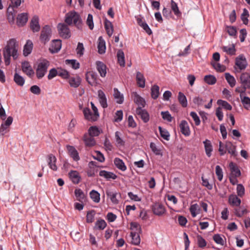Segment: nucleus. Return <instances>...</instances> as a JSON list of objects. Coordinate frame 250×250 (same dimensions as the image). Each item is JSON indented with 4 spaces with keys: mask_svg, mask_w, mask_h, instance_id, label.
<instances>
[{
    "mask_svg": "<svg viewBox=\"0 0 250 250\" xmlns=\"http://www.w3.org/2000/svg\"><path fill=\"white\" fill-rule=\"evenodd\" d=\"M19 47V42L15 39H10L7 42L6 45L3 49V55L6 65L10 64L11 57L14 60L18 58Z\"/></svg>",
    "mask_w": 250,
    "mask_h": 250,
    "instance_id": "obj_1",
    "label": "nucleus"
},
{
    "mask_svg": "<svg viewBox=\"0 0 250 250\" xmlns=\"http://www.w3.org/2000/svg\"><path fill=\"white\" fill-rule=\"evenodd\" d=\"M65 22L69 25L74 24L78 29H82V20L80 15L75 11L67 13L65 16Z\"/></svg>",
    "mask_w": 250,
    "mask_h": 250,
    "instance_id": "obj_2",
    "label": "nucleus"
},
{
    "mask_svg": "<svg viewBox=\"0 0 250 250\" xmlns=\"http://www.w3.org/2000/svg\"><path fill=\"white\" fill-rule=\"evenodd\" d=\"M6 117L5 109L0 103V118L4 122L1 124L0 127V134L4 135L9 131V127L12 124L13 118L11 116H9L5 120Z\"/></svg>",
    "mask_w": 250,
    "mask_h": 250,
    "instance_id": "obj_3",
    "label": "nucleus"
},
{
    "mask_svg": "<svg viewBox=\"0 0 250 250\" xmlns=\"http://www.w3.org/2000/svg\"><path fill=\"white\" fill-rule=\"evenodd\" d=\"M49 64V62L45 59L39 61L36 68V76L38 79H41L44 76Z\"/></svg>",
    "mask_w": 250,
    "mask_h": 250,
    "instance_id": "obj_4",
    "label": "nucleus"
},
{
    "mask_svg": "<svg viewBox=\"0 0 250 250\" xmlns=\"http://www.w3.org/2000/svg\"><path fill=\"white\" fill-rule=\"evenodd\" d=\"M229 167L230 170L229 179L231 184L234 185L238 182L237 178L241 175V171L238 166L233 162L229 163Z\"/></svg>",
    "mask_w": 250,
    "mask_h": 250,
    "instance_id": "obj_5",
    "label": "nucleus"
},
{
    "mask_svg": "<svg viewBox=\"0 0 250 250\" xmlns=\"http://www.w3.org/2000/svg\"><path fill=\"white\" fill-rule=\"evenodd\" d=\"M248 65L246 58L243 55H239L236 58L234 69L236 72L239 73L244 70Z\"/></svg>",
    "mask_w": 250,
    "mask_h": 250,
    "instance_id": "obj_6",
    "label": "nucleus"
},
{
    "mask_svg": "<svg viewBox=\"0 0 250 250\" xmlns=\"http://www.w3.org/2000/svg\"><path fill=\"white\" fill-rule=\"evenodd\" d=\"M60 35L64 39H68L70 37L71 33L68 25L60 23L57 26Z\"/></svg>",
    "mask_w": 250,
    "mask_h": 250,
    "instance_id": "obj_7",
    "label": "nucleus"
},
{
    "mask_svg": "<svg viewBox=\"0 0 250 250\" xmlns=\"http://www.w3.org/2000/svg\"><path fill=\"white\" fill-rule=\"evenodd\" d=\"M51 30L50 27L48 25H45L42 30L40 36L41 40L42 42L45 43L48 42L51 37Z\"/></svg>",
    "mask_w": 250,
    "mask_h": 250,
    "instance_id": "obj_8",
    "label": "nucleus"
},
{
    "mask_svg": "<svg viewBox=\"0 0 250 250\" xmlns=\"http://www.w3.org/2000/svg\"><path fill=\"white\" fill-rule=\"evenodd\" d=\"M21 69L23 72L30 78H32L34 74V71L32 69L31 65L27 61H25L22 62Z\"/></svg>",
    "mask_w": 250,
    "mask_h": 250,
    "instance_id": "obj_9",
    "label": "nucleus"
},
{
    "mask_svg": "<svg viewBox=\"0 0 250 250\" xmlns=\"http://www.w3.org/2000/svg\"><path fill=\"white\" fill-rule=\"evenodd\" d=\"M240 83L242 86L250 89V75L249 73L244 72L241 74Z\"/></svg>",
    "mask_w": 250,
    "mask_h": 250,
    "instance_id": "obj_10",
    "label": "nucleus"
},
{
    "mask_svg": "<svg viewBox=\"0 0 250 250\" xmlns=\"http://www.w3.org/2000/svg\"><path fill=\"white\" fill-rule=\"evenodd\" d=\"M152 210L154 214L158 216L163 215L166 211L164 206L159 203H156L154 204L152 207Z\"/></svg>",
    "mask_w": 250,
    "mask_h": 250,
    "instance_id": "obj_11",
    "label": "nucleus"
},
{
    "mask_svg": "<svg viewBox=\"0 0 250 250\" xmlns=\"http://www.w3.org/2000/svg\"><path fill=\"white\" fill-rule=\"evenodd\" d=\"M137 116L142 119L145 123H147L149 120V116L147 112L143 108L137 107L136 109Z\"/></svg>",
    "mask_w": 250,
    "mask_h": 250,
    "instance_id": "obj_12",
    "label": "nucleus"
},
{
    "mask_svg": "<svg viewBox=\"0 0 250 250\" xmlns=\"http://www.w3.org/2000/svg\"><path fill=\"white\" fill-rule=\"evenodd\" d=\"M47 161L48 165L51 169L54 171L57 170L58 167L56 165L57 158L54 155L52 154H49L47 157Z\"/></svg>",
    "mask_w": 250,
    "mask_h": 250,
    "instance_id": "obj_13",
    "label": "nucleus"
},
{
    "mask_svg": "<svg viewBox=\"0 0 250 250\" xmlns=\"http://www.w3.org/2000/svg\"><path fill=\"white\" fill-rule=\"evenodd\" d=\"M179 127L181 133L186 136H188L190 135V131L187 122L185 120H182L180 125Z\"/></svg>",
    "mask_w": 250,
    "mask_h": 250,
    "instance_id": "obj_14",
    "label": "nucleus"
},
{
    "mask_svg": "<svg viewBox=\"0 0 250 250\" xmlns=\"http://www.w3.org/2000/svg\"><path fill=\"white\" fill-rule=\"evenodd\" d=\"M66 148L69 155L72 158L74 161H78L80 160L78 151L73 146L67 145Z\"/></svg>",
    "mask_w": 250,
    "mask_h": 250,
    "instance_id": "obj_15",
    "label": "nucleus"
},
{
    "mask_svg": "<svg viewBox=\"0 0 250 250\" xmlns=\"http://www.w3.org/2000/svg\"><path fill=\"white\" fill-rule=\"evenodd\" d=\"M83 140L86 146L91 147L96 144V141L94 138V137L90 136L87 133H85L84 134Z\"/></svg>",
    "mask_w": 250,
    "mask_h": 250,
    "instance_id": "obj_16",
    "label": "nucleus"
},
{
    "mask_svg": "<svg viewBox=\"0 0 250 250\" xmlns=\"http://www.w3.org/2000/svg\"><path fill=\"white\" fill-rule=\"evenodd\" d=\"M225 147L226 152L228 151L232 156L236 157L237 155V153L236 150V146L230 142H226Z\"/></svg>",
    "mask_w": 250,
    "mask_h": 250,
    "instance_id": "obj_17",
    "label": "nucleus"
},
{
    "mask_svg": "<svg viewBox=\"0 0 250 250\" xmlns=\"http://www.w3.org/2000/svg\"><path fill=\"white\" fill-rule=\"evenodd\" d=\"M97 74L93 71H89L86 74V79L88 83L93 85L97 83Z\"/></svg>",
    "mask_w": 250,
    "mask_h": 250,
    "instance_id": "obj_18",
    "label": "nucleus"
},
{
    "mask_svg": "<svg viewBox=\"0 0 250 250\" xmlns=\"http://www.w3.org/2000/svg\"><path fill=\"white\" fill-rule=\"evenodd\" d=\"M133 95L134 97V102L136 104H137L138 105V107H144L146 105V101L145 99L141 97L136 92H134L133 93Z\"/></svg>",
    "mask_w": 250,
    "mask_h": 250,
    "instance_id": "obj_19",
    "label": "nucleus"
},
{
    "mask_svg": "<svg viewBox=\"0 0 250 250\" xmlns=\"http://www.w3.org/2000/svg\"><path fill=\"white\" fill-rule=\"evenodd\" d=\"M229 203L232 207H239L241 203V200L235 194H231L229 197Z\"/></svg>",
    "mask_w": 250,
    "mask_h": 250,
    "instance_id": "obj_20",
    "label": "nucleus"
},
{
    "mask_svg": "<svg viewBox=\"0 0 250 250\" xmlns=\"http://www.w3.org/2000/svg\"><path fill=\"white\" fill-rule=\"evenodd\" d=\"M99 101L101 106L105 108L107 107V99L104 92L102 90L98 91Z\"/></svg>",
    "mask_w": 250,
    "mask_h": 250,
    "instance_id": "obj_21",
    "label": "nucleus"
},
{
    "mask_svg": "<svg viewBox=\"0 0 250 250\" xmlns=\"http://www.w3.org/2000/svg\"><path fill=\"white\" fill-rule=\"evenodd\" d=\"M28 20V15L27 13H21L18 15L17 18V23L19 26L24 25Z\"/></svg>",
    "mask_w": 250,
    "mask_h": 250,
    "instance_id": "obj_22",
    "label": "nucleus"
},
{
    "mask_svg": "<svg viewBox=\"0 0 250 250\" xmlns=\"http://www.w3.org/2000/svg\"><path fill=\"white\" fill-rule=\"evenodd\" d=\"M97 69L102 77H104L106 74V66L102 62H96Z\"/></svg>",
    "mask_w": 250,
    "mask_h": 250,
    "instance_id": "obj_23",
    "label": "nucleus"
},
{
    "mask_svg": "<svg viewBox=\"0 0 250 250\" xmlns=\"http://www.w3.org/2000/svg\"><path fill=\"white\" fill-rule=\"evenodd\" d=\"M61 41L60 40H55L53 41L49 49L51 52L56 53L61 49Z\"/></svg>",
    "mask_w": 250,
    "mask_h": 250,
    "instance_id": "obj_24",
    "label": "nucleus"
},
{
    "mask_svg": "<svg viewBox=\"0 0 250 250\" xmlns=\"http://www.w3.org/2000/svg\"><path fill=\"white\" fill-rule=\"evenodd\" d=\"M136 82L137 85L141 88H144L146 83V79L144 75L140 72H137L136 73Z\"/></svg>",
    "mask_w": 250,
    "mask_h": 250,
    "instance_id": "obj_25",
    "label": "nucleus"
},
{
    "mask_svg": "<svg viewBox=\"0 0 250 250\" xmlns=\"http://www.w3.org/2000/svg\"><path fill=\"white\" fill-rule=\"evenodd\" d=\"M118 192L115 191L107 190L106 191V194L109 197L112 203L117 204L119 200L117 198Z\"/></svg>",
    "mask_w": 250,
    "mask_h": 250,
    "instance_id": "obj_26",
    "label": "nucleus"
},
{
    "mask_svg": "<svg viewBox=\"0 0 250 250\" xmlns=\"http://www.w3.org/2000/svg\"><path fill=\"white\" fill-rule=\"evenodd\" d=\"M30 27L33 32H38L40 29V26L39 23V19L37 17H34L30 22Z\"/></svg>",
    "mask_w": 250,
    "mask_h": 250,
    "instance_id": "obj_27",
    "label": "nucleus"
},
{
    "mask_svg": "<svg viewBox=\"0 0 250 250\" xmlns=\"http://www.w3.org/2000/svg\"><path fill=\"white\" fill-rule=\"evenodd\" d=\"M99 175L103 177L107 180L113 179L115 180L117 178V176L114 173L111 172L107 171L105 170H101L99 172Z\"/></svg>",
    "mask_w": 250,
    "mask_h": 250,
    "instance_id": "obj_28",
    "label": "nucleus"
},
{
    "mask_svg": "<svg viewBox=\"0 0 250 250\" xmlns=\"http://www.w3.org/2000/svg\"><path fill=\"white\" fill-rule=\"evenodd\" d=\"M203 144L204 145L206 155L208 157H210L211 155V152L213 150L211 142L209 140L206 139L203 142Z\"/></svg>",
    "mask_w": 250,
    "mask_h": 250,
    "instance_id": "obj_29",
    "label": "nucleus"
},
{
    "mask_svg": "<svg viewBox=\"0 0 250 250\" xmlns=\"http://www.w3.org/2000/svg\"><path fill=\"white\" fill-rule=\"evenodd\" d=\"M248 212V211L246 208L240 206L239 207H236L234 208V213L238 217H241L244 214L247 213Z\"/></svg>",
    "mask_w": 250,
    "mask_h": 250,
    "instance_id": "obj_30",
    "label": "nucleus"
},
{
    "mask_svg": "<svg viewBox=\"0 0 250 250\" xmlns=\"http://www.w3.org/2000/svg\"><path fill=\"white\" fill-rule=\"evenodd\" d=\"M114 164L119 169L125 171L126 169V167L122 160L119 158H115L114 160Z\"/></svg>",
    "mask_w": 250,
    "mask_h": 250,
    "instance_id": "obj_31",
    "label": "nucleus"
},
{
    "mask_svg": "<svg viewBox=\"0 0 250 250\" xmlns=\"http://www.w3.org/2000/svg\"><path fill=\"white\" fill-rule=\"evenodd\" d=\"M33 48V43L30 40H28L24 46L23 54L24 56H27L31 53Z\"/></svg>",
    "mask_w": 250,
    "mask_h": 250,
    "instance_id": "obj_32",
    "label": "nucleus"
},
{
    "mask_svg": "<svg viewBox=\"0 0 250 250\" xmlns=\"http://www.w3.org/2000/svg\"><path fill=\"white\" fill-rule=\"evenodd\" d=\"M81 82V79L79 76L71 77L69 78V83L71 87H78Z\"/></svg>",
    "mask_w": 250,
    "mask_h": 250,
    "instance_id": "obj_33",
    "label": "nucleus"
},
{
    "mask_svg": "<svg viewBox=\"0 0 250 250\" xmlns=\"http://www.w3.org/2000/svg\"><path fill=\"white\" fill-rule=\"evenodd\" d=\"M16 12L13 7L9 6L7 8V19L10 23L14 22Z\"/></svg>",
    "mask_w": 250,
    "mask_h": 250,
    "instance_id": "obj_34",
    "label": "nucleus"
},
{
    "mask_svg": "<svg viewBox=\"0 0 250 250\" xmlns=\"http://www.w3.org/2000/svg\"><path fill=\"white\" fill-rule=\"evenodd\" d=\"M114 97L118 104H121L124 102V97L122 94H121L117 88L114 89Z\"/></svg>",
    "mask_w": 250,
    "mask_h": 250,
    "instance_id": "obj_35",
    "label": "nucleus"
},
{
    "mask_svg": "<svg viewBox=\"0 0 250 250\" xmlns=\"http://www.w3.org/2000/svg\"><path fill=\"white\" fill-rule=\"evenodd\" d=\"M104 27L107 35L111 37L113 33V26L111 22L105 19L104 21Z\"/></svg>",
    "mask_w": 250,
    "mask_h": 250,
    "instance_id": "obj_36",
    "label": "nucleus"
},
{
    "mask_svg": "<svg viewBox=\"0 0 250 250\" xmlns=\"http://www.w3.org/2000/svg\"><path fill=\"white\" fill-rule=\"evenodd\" d=\"M69 177L74 184H78L80 180V176L77 171L71 170L69 173Z\"/></svg>",
    "mask_w": 250,
    "mask_h": 250,
    "instance_id": "obj_37",
    "label": "nucleus"
},
{
    "mask_svg": "<svg viewBox=\"0 0 250 250\" xmlns=\"http://www.w3.org/2000/svg\"><path fill=\"white\" fill-rule=\"evenodd\" d=\"M101 130L99 129L96 126H92L89 127L87 133L90 136L93 137H96L100 135Z\"/></svg>",
    "mask_w": 250,
    "mask_h": 250,
    "instance_id": "obj_38",
    "label": "nucleus"
},
{
    "mask_svg": "<svg viewBox=\"0 0 250 250\" xmlns=\"http://www.w3.org/2000/svg\"><path fill=\"white\" fill-rule=\"evenodd\" d=\"M160 88L158 85L154 84L151 88V96L154 100L157 99L160 95Z\"/></svg>",
    "mask_w": 250,
    "mask_h": 250,
    "instance_id": "obj_39",
    "label": "nucleus"
},
{
    "mask_svg": "<svg viewBox=\"0 0 250 250\" xmlns=\"http://www.w3.org/2000/svg\"><path fill=\"white\" fill-rule=\"evenodd\" d=\"M117 57L118 59V62L121 66H125V54L122 50L120 49L118 51L117 53Z\"/></svg>",
    "mask_w": 250,
    "mask_h": 250,
    "instance_id": "obj_40",
    "label": "nucleus"
},
{
    "mask_svg": "<svg viewBox=\"0 0 250 250\" xmlns=\"http://www.w3.org/2000/svg\"><path fill=\"white\" fill-rule=\"evenodd\" d=\"M225 79L231 87H233L236 84V80L234 77L229 73L225 74Z\"/></svg>",
    "mask_w": 250,
    "mask_h": 250,
    "instance_id": "obj_41",
    "label": "nucleus"
},
{
    "mask_svg": "<svg viewBox=\"0 0 250 250\" xmlns=\"http://www.w3.org/2000/svg\"><path fill=\"white\" fill-rule=\"evenodd\" d=\"M83 113L85 119L88 120L95 121L97 120L94 119V114L91 112L88 108H84L83 110Z\"/></svg>",
    "mask_w": 250,
    "mask_h": 250,
    "instance_id": "obj_42",
    "label": "nucleus"
},
{
    "mask_svg": "<svg viewBox=\"0 0 250 250\" xmlns=\"http://www.w3.org/2000/svg\"><path fill=\"white\" fill-rule=\"evenodd\" d=\"M99 43L98 45V52L102 54L105 52V45L104 41L102 39V37L99 38Z\"/></svg>",
    "mask_w": 250,
    "mask_h": 250,
    "instance_id": "obj_43",
    "label": "nucleus"
},
{
    "mask_svg": "<svg viewBox=\"0 0 250 250\" xmlns=\"http://www.w3.org/2000/svg\"><path fill=\"white\" fill-rule=\"evenodd\" d=\"M89 195L93 202L95 203H99L100 202V194L98 191L92 190L90 192Z\"/></svg>",
    "mask_w": 250,
    "mask_h": 250,
    "instance_id": "obj_44",
    "label": "nucleus"
},
{
    "mask_svg": "<svg viewBox=\"0 0 250 250\" xmlns=\"http://www.w3.org/2000/svg\"><path fill=\"white\" fill-rule=\"evenodd\" d=\"M178 99L179 103L181 104L183 107H186L187 106L188 102L187 98L182 92H179L178 93Z\"/></svg>",
    "mask_w": 250,
    "mask_h": 250,
    "instance_id": "obj_45",
    "label": "nucleus"
},
{
    "mask_svg": "<svg viewBox=\"0 0 250 250\" xmlns=\"http://www.w3.org/2000/svg\"><path fill=\"white\" fill-rule=\"evenodd\" d=\"M200 208L197 204H194L191 205L189 208V211L193 217H195L199 213Z\"/></svg>",
    "mask_w": 250,
    "mask_h": 250,
    "instance_id": "obj_46",
    "label": "nucleus"
},
{
    "mask_svg": "<svg viewBox=\"0 0 250 250\" xmlns=\"http://www.w3.org/2000/svg\"><path fill=\"white\" fill-rule=\"evenodd\" d=\"M14 81L19 86H23L25 83L24 79L17 73L14 75Z\"/></svg>",
    "mask_w": 250,
    "mask_h": 250,
    "instance_id": "obj_47",
    "label": "nucleus"
},
{
    "mask_svg": "<svg viewBox=\"0 0 250 250\" xmlns=\"http://www.w3.org/2000/svg\"><path fill=\"white\" fill-rule=\"evenodd\" d=\"M132 238L131 243L135 245H138L140 243V238L139 234L135 232H131L130 233Z\"/></svg>",
    "mask_w": 250,
    "mask_h": 250,
    "instance_id": "obj_48",
    "label": "nucleus"
},
{
    "mask_svg": "<svg viewBox=\"0 0 250 250\" xmlns=\"http://www.w3.org/2000/svg\"><path fill=\"white\" fill-rule=\"evenodd\" d=\"M244 108L247 110L250 108V98L247 96H241L240 98Z\"/></svg>",
    "mask_w": 250,
    "mask_h": 250,
    "instance_id": "obj_49",
    "label": "nucleus"
},
{
    "mask_svg": "<svg viewBox=\"0 0 250 250\" xmlns=\"http://www.w3.org/2000/svg\"><path fill=\"white\" fill-rule=\"evenodd\" d=\"M75 194L77 200L81 202H83L85 198V196L83 191L80 189H76L75 190Z\"/></svg>",
    "mask_w": 250,
    "mask_h": 250,
    "instance_id": "obj_50",
    "label": "nucleus"
},
{
    "mask_svg": "<svg viewBox=\"0 0 250 250\" xmlns=\"http://www.w3.org/2000/svg\"><path fill=\"white\" fill-rule=\"evenodd\" d=\"M96 213L95 211L94 210H91L88 211L87 212L86 220V222L88 223H92L94 220V217L95 216Z\"/></svg>",
    "mask_w": 250,
    "mask_h": 250,
    "instance_id": "obj_51",
    "label": "nucleus"
},
{
    "mask_svg": "<svg viewBox=\"0 0 250 250\" xmlns=\"http://www.w3.org/2000/svg\"><path fill=\"white\" fill-rule=\"evenodd\" d=\"M205 82L208 84L212 85L216 83V78L211 75H206L204 77Z\"/></svg>",
    "mask_w": 250,
    "mask_h": 250,
    "instance_id": "obj_52",
    "label": "nucleus"
},
{
    "mask_svg": "<svg viewBox=\"0 0 250 250\" xmlns=\"http://www.w3.org/2000/svg\"><path fill=\"white\" fill-rule=\"evenodd\" d=\"M159 130L160 131L161 136L165 140L168 141L169 140V133L165 129L162 128L161 126H159L158 127Z\"/></svg>",
    "mask_w": 250,
    "mask_h": 250,
    "instance_id": "obj_53",
    "label": "nucleus"
},
{
    "mask_svg": "<svg viewBox=\"0 0 250 250\" xmlns=\"http://www.w3.org/2000/svg\"><path fill=\"white\" fill-rule=\"evenodd\" d=\"M150 147L153 152L156 155H162V153L161 149L158 147L154 143H151L150 144Z\"/></svg>",
    "mask_w": 250,
    "mask_h": 250,
    "instance_id": "obj_54",
    "label": "nucleus"
},
{
    "mask_svg": "<svg viewBox=\"0 0 250 250\" xmlns=\"http://www.w3.org/2000/svg\"><path fill=\"white\" fill-rule=\"evenodd\" d=\"M171 9L176 16H179L181 15V13L179 11L178 5L173 0H171Z\"/></svg>",
    "mask_w": 250,
    "mask_h": 250,
    "instance_id": "obj_55",
    "label": "nucleus"
},
{
    "mask_svg": "<svg viewBox=\"0 0 250 250\" xmlns=\"http://www.w3.org/2000/svg\"><path fill=\"white\" fill-rule=\"evenodd\" d=\"M223 50L228 54L233 55L235 54L236 50L234 45L233 44L231 46H223Z\"/></svg>",
    "mask_w": 250,
    "mask_h": 250,
    "instance_id": "obj_56",
    "label": "nucleus"
},
{
    "mask_svg": "<svg viewBox=\"0 0 250 250\" xmlns=\"http://www.w3.org/2000/svg\"><path fill=\"white\" fill-rule=\"evenodd\" d=\"M65 63L70 65L71 67L75 69H78L80 67V63L75 60H66Z\"/></svg>",
    "mask_w": 250,
    "mask_h": 250,
    "instance_id": "obj_57",
    "label": "nucleus"
},
{
    "mask_svg": "<svg viewBox=\"0 0 250 250\" xmlns=\"http://www.w3.org/2000/svg\"><path fill=\"white\" fill-rule=\"evenodd\" d=\"M249 16L248 11L246 9H244L243 13L241 14V19L244 24L247 25L249 22L248 18Z\"/></svg>",
    "mask_w": 250,
    "mask_h": 250,
    "instance_id": "obj_58",
    "label": "nucleus"
},
{
    "mask_svg": "<svg viewBox=\"0 0 250 250\" xmlns=\"http://www.w3.org/2000/svg\"><path fill=\"white\" fill-rule=\"evenodd\" d=\"M217 104L222 106L223 107L227 110H230L232 109L231 105L227 102L222 100H218L217 101Z\"/></svg>",
    "mask_w": 250,
    "mask_h": 250,
    "instance_id": "obj_59",
    "label": "nucleus"
},
{
    "mask_svg": "<svg viewBox=\"0 0 250 250\" xmlns=\"http://www.w3.org/2000/svg\"><path fill=\"white\" fill-rule=\"evenodd\" d=\"M58 76H60L63 79H66L69 77V73L65 70L58 68Z\"/></svg>",
    "mask_w": 250,
    "mask_h": 250,
    "instance_id": "obj_60",
    "label": "nucleus"
},
{
    "mask_svg": "<svg viewBox=\"0 0 250 250\" xmlns=\"http://www.w3.org/2000/svg\"><path fill=\"white\" fill-rule=\"evenodd\" d=\"M226 31L230 36L232 37L236 36L237 31L236 28L234 26H226Z\"/></svg>",
    "mask_w": 250,
    "mask_h": 250,
    "instance_id": "obj_61",
    "label": "nucleus"
},
{
    "mask_svg": "<svg viewBox=\"0 0 250 250\" xmlns=\"http://www.w3.org/2000/svg\"><path fill=\"white\" fill-rule=\"evenodd\" d=\"M106 226V223L103 219L98 220L95 224V227L99 229H104Z\"/></svg>",
    "mask_w": 250,
    "mask_h": 250,
    "instance_id": "obj_62",
    "label": "nucleus"
},
{
    "mask_svg": "<svg viewBox=\"0 0 250 250\" xmlns=\"http://www.w3.org/2000/svg\"><path fill=\"white\" fill-rule=\"evenodd\" d=\"M198 246L201 248H205L207 245V242L201 235H198L197 237Z\"/></svg>",
    "mask_w": 250,
    "mask_h": 250,
    "instance_id": "obj_63",
    "label": "nucleus"
},
{
    "mask_svg": "<svg viewBox=\"0 0 250 250\" xmlns=\"http://www.w3.org/2000/svg\"><path fill=\"white\" fill-rule=\"evenodd\" d=\"M215 173L217 176L218 179L219 181H221L223 177V174L221 167L219 166H216L215 167Z\"/></svg>",
    "mask_w": 250,
    "mask_h": 250,
    "instance_id": "obj_64",
    "label": "nucleus"
}]
</instances>
